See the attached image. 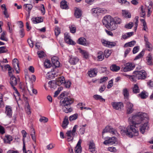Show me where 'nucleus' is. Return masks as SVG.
<instances>
[{
	"mask_svg": "<svg viewBox=\"0 0 153 153\" xmlns=\"http://www.w3.org/2000/svg\"><path fill=\"white\" fill-rule=\"evenodd\" d=\"M55 146V144L52 143H51L47 146V148L48 149L50 150L54 148Z\"/></svg>",
	"mask_w": 153,
	"mask_h": 153,
	"instance_id": "obj_60",
	"label": "nucleus"
},
{
	"mask_svg": "<svg viewBox=\"0 0 153 153\" xmlns=\"http://www.w3.org/2000/svg\"><path fill=\"white\" fill-rule=\"evenodd\" d=\"M78 127L77 125H75L72 131H68L66 133L68 137V141H72L74 139V137L77 134L76 132V128Z\"/></svg>",
	"mask_w": 153,
	"mask_h": 153,
	"instance_id": "obj_6",
	"label": "nucleus"
},
{
	"mask_svg": "<svg viewBox=\"0 0 153 153\" xmlns=\"http://www.w3.org/2000/svg\"><path fill=\"white\" fill-rule=\"evenodd\" d=\"M123 16L125 18H130L131 17V14L128 11L126 10H122Z\"/></svg>",
	"mask_w": 153,
	"mask_h": 153,
	"instance_id": "obj_32",
	"label": "nucleus"
},
{
	"mask_svg": "<svg viewBox=\"0 0 153 153\" xmlns=\"http://www.w3.org/2000/svg\"><path fill=\"white\" fill-rule=\"evenodd\" d=\"M74 15L75 17L77 18H79L82 16V12L81 10L78 8H76L75 10Z\"/></svg>",
	"mask_w": 153,
	"mask_h": 153,
	"instance_id": "obj_29",
	"label": "nucleus"
},
{
	"mask_svg": "<svg viewBox=\"0 0 153 153\" xmlns=\"http://www.w3.org/2000/svg\"><path fill=\"white\" fill-rule=\"evenodd\" d=\"M65 37L64 39L65 42L68 44L74 45L75 43L70 38V36L68 33H65L64 34Z\"/></svg>",
	"mask_w": 153,
	"mask_h": 153,
	"instance_id": "obj_12",
	"label": "nucleus"
},
{
	"mask_svg": "<svg viewBox=\"0 0 153 153\" xmlns=\"http://www.w3.org/2000/svg\"><path fill=\"white\" fill-rule=\"evenodd\" d=\"M54 32L55 35L57 36L60 33V29L58 27H56L55 29Z\"/></svg>",
	"mask_w": 153,
	"mask_h": 153,
	"instance_id": "obj_49",
	"label": "nucleus"
},
{
	"mask_svg": "<svg viewBox=\"0 0 153 153\" xmlns=\"http://www.w3.org/2000/svg\"><path fill=\"white\" fill-rule=\"evenodd\" d=\"M71 85V82L69 81H68L64 82V84H63L65 86L66 88H69Z\"/></svg>",
	"mask_w": 153,
	"mask_h": 153,
	"instance_id": "obj_59",
	"label": "nucleus"
},
{
	"mask_svg": "<svg viewBox=\"0 0 153 153\" xmlns=\"http://www.w3.org/2000/svg\"><path fill=\"white\" fill-rule=\"evenodd\" d=\"M80 127L81 128L79 130V132L81 134H83L85 133V128L83 127Z\"/></svg>",
	"mask_w": 153,
	"mask_h": 153,
	"instance_id": "obj_58",
	"label": "nucleus"
},
{
	"mask_svg": "<svg viewBox=\"0 0 153 153\" xmlns=\"http://www.w3.org/2000/svg\"><path fill=\"white\" fill-rule=\"evenodd\" d=\"M89 149L90 152L95 153V147L94 143L93 142H90L89 145Z\"/></svg>",
	"mask_w": 153,
	"mask_h": 153,
	"instance_id": "obj_22",
	"label": "nucleus"
},
{
	"mask_svg": "<svg viewBox=\"0 0 153 153\" xmlns=\"http://www.w3.org/2000/svg\"><path fill=\"white\" fill-rule=\"evenodd\" d=\"M152 55L149 53L146 57L147 63L148 65H152Z\"/></svg>",
	"mask_w": 153,
	"mask_h": 153,
	"instance_id": "obj_26",
	"label": "nucleus"
},
{
	"mask_svg": "<svg viewBox=\"0 0 153 153\" xmlns=\"http://www.w3.org/2000/svg\"><path fill=\"white\" fill-rule=\"evenodd\" d=\"M44 65L45 67L47 68H50L51 66L50 61L47 59L46 60L44 63Z\"/></svg>",
	"mask_w": 153,
	"mask_h": 153,
	"instance_id": "obj_39",
	"label": "nucleus"
},
{
	"mask_svg": "<svg viewBox=\"0 0 153 153\" xmlns=\"http://www.w3.org/2000/svg\"><path fill=\"white\" fill-rule=\"evenodd\" d=\"M73 102L72 99L69 97L61 99L60 101V105L63 111L67 113L71 112L72 109L70 105Z\"/></svg>",
	"mask_w": 153,
	"mask_h": 153,
	"instance_id": "obj_3",
	"label": "nucleus"
},
{
	"mask_svg": "<svg viewBox=\"0 0 153 153\" xmlns=\"http://www.w3.org/2000/svg\"><path fill=\"white\" fill-rule=\"evenodd\" d=\"M144 38L146 49L149 51H151L152 49V45L149 42L148 39L146 36H144Z\"/></svg>",
	"mask_w": 153,
	"mask_h": 153,
	"instance_id": "obj_13",
	"label": "nucleus"
},
{
	"mask_svg": "<svg viewBox=\"0 0 153 153\" xmlns=\"http://www.w3.org/2000/svg\"><path fill=\"white\" fill-rule=\"evenodd\" d=\"M104 53L105 57L108 58L110 55L111 52V51L106 50L104 51Z\"/></svg>",
	"mask_w": 153,
	"mask_h": 153,
	"instance_id": "obj_41",
	"label": "nucleus"
},
{
	"mask_svg": "<svg viewBox=\"0 0 153 153\" xmlns=\"http://www.w3.org/2000/svg\"><path fill=\"white\" fill-rule=\"evenodd\" d=\"M133 105L130 102H128L126 103V107L127 109V113L128 114H130L132 113L133 110Z\"/></svg>",
	"mask_w": 153,
	"mask_h": 153,
	"instance_id": "obj_15",
	"label": "nucleus"
},
{
	"mask_svg": "<svg viewBox=\"0 0 153 153\" xmlns=\"http://www.w3.org/2000/svg\"><path fill=\"white\" fill-rule=\"evenodd\" d=\"M78 42L79 44L85 45L86 44V39L83 37H81L78 39Z\"/></svg>",
	"mask_w": 153,
	"mask_h": 153,
	"instance_id": "obj_33",
	"label": "nucleus"
},
{
	"mask_svg": "<svg viewBox=\"0 0 153 153\" xmlns=\"http://www.w3.org/2000/svg\"><path fill=\"white\" fill-rule=\"evenodd\" d=\"M123 94L124 97L127 99L129 96V94L128 91L126 88H125L123 89Z\"/></svg>",
	"mask_w": 153,
	"mask_h": 153,
	"instance_id": "obj_43",
	"label": "nucleus"
},
{
	"mask_svg": "<svg viewBox=\"0 0 153 153\" xmlns=\"http://www.w3.org/2000/svg\"><path fill=\"white\" fill-rule=\"evenodd\" d=\"M70 32L73 33H74L76 31V27L74 25H72L70 27Z\"/></svg>",
	"mask_w": 153,
	"mask_h": 153,
	"instance_id": "obj_53",
	"label": "nucleus"
},
{
	"mask_svg": "<svg viewBox=\"0 0 153 153\" xmlns=\"http://www.w3.org/2000/svg\"><path fill=\"white\" fill-rule=\"evenodd\" d=\"M139 96L142 99H145L148 96L147 93L143 91L139 94Z\"/></svg>",
	"mask_w": 153,
	"mask_h": 153,
	"instance_id": "obj_38",
	"label": "nucleus"
},
{
	"mask_svg": "<svg viewBox=\"0 0 153 153\" xmlns=\"http://www.w3.org/2000/svg\"><path fill=\"white\" fill-rule=\"evenodd\" d=\"M48 120V119L45 117H43L39 119V121L41 122H43L44 123L47 122Z\"/></svg>",
	"mask_w": 153,
	"mask_h": 153,
	"instance_id": "obj_56",
	"label": "nucleus"
},
{
	"mask_svg": "<svg viewBox=\"0 0 153 153\" xmlns=\"http://www.w3.org/2000/svg\"><path fill=\"white\" fill-rule=\"evenodd\" d=\"M13 140L12 137L10 135H6L4 139V142L5 143H10Z\"/></svg>",
	"mask_w": 153,
	"mask_h": 153,
	"instance_id": "obj_25",
	"label": "nucleus"
},
{
	"mask_svg": "<svg viewBox=\"0 0 153 153\" xmlns=\"http://www.w3.org/2000/svg\"><path fill=\"white\" fill-rule=\"evenodd\" d=\"M109 132L113 134H115L117 133V131L112 128H111L109 126H107L103 130L102 133L103 134L104 133L107 132Z\"/></svg>",
	"mask_w": 153,
	"mask_h": 153,
	"instance_id": "obj_8",
	"label": "nucleus"
},
{
	"mask_svg": "<svg viewBox=\"0 0 153 153\" xmlns=\"http://www.w3.org/2000/svg\"><path fill=\"white\" fill-rule=\"evenodd\" d=\"M13 66L14 68L15 69L16 71V72L17 73H19V63H16L15 64H13Z\"/></svg>",
	"mask_w": 153,
	"mask_h": 153,
	"instance_id": "obj_47",
	"label": "nucleus"
},
{
	"mask_svg": "<svg viewBox=\"0 0 153 153\" xmlns=\"http://www.w3.org/2000/svg\"><path fill=\"white\" fill-rule=\"evenodd\" d=\"M32 6L30 4H27L25 6L26 10L28 11V14L30 13V10L32 8Z\"/></svg>",
	"mask_w": 153,
	"mask_h": 153,
	"instance_id": "obj_45",
	"label": "nucleus"
},
{
	"mask_svg": "<svg viewBox=\"0 0 153 153\" xmlns=\"http://www.w3.org/2000/svg\"><path fill=\"white\" fill-rule=\"evenodd\" d=\"M147 114L142 112H139L135 115L130 117L129 118L128 120L130 123L136 125L141 123L142 122H145V120L148 119Z\"/></svg>",
	"mask_w": 153,
	"mask_h": 153,
	"instance_id": "obj_2",
	"label": "nucleus"
},
{
	"mask_svg": "<svg viewBox=\"0 0 153 153\" xmlns=\"http://www.w3.org/2000/svg\"><path fill=\"white\" fill-rule=\"evenodd\" d=\"M117 141L116 138L114 137L109 138V139L105 141L103 143L105 145H107L108 144H117Z\"/></svg>",
	"mask_w": 153,
	"mask_h": 153,
	"instance_id": "obj_10",
	"label": "nucleus"
},
{
	"mask_svg": "<svg viewBox=\"0 0 153 153\" xmlns=\"http://www.w3.org/2000/svg\"><path fill=\"white\" fill-rule=\"evenodd\" d=\"M120 69V67L117 66L115 64L112 65L110 67V69L113 71H117Z\"/></svg>",
	"mask_w": 153,
	"mask_h": 153,
	"instance_id": "obj_34",
	"label": "nucleus"
},
{
	"mask_svg": "<svg viewBox=\"0 0 153 153\" xmlns=\"http://www.w3.org/2000/svg\"><path fill=\"white\" fill-rule=\"evenodd\" d=\"M97 58L98 59V60L99 61H101L104 59V55L102 51H99L98 53Z\"/></svg>",
	"mask_w": 153,
	"mask_h": 153,
	"instance_id": "obj_27",
	"label": "nucleus"
},
{
	"mask_svg": "<svg viewBox=\"0 0 153 153\" xmlns=\"http://www.w3.org/2000/svg\"><path fill=\"white\" fill-rule=\"evenodd\" d=\"M97 71L96 70L93 69L89 71L88 72V74L90 77H94L97 75Z\"/></svg>",
	"mask_w": 153,
	"mask_h": 153,
	"instance_id": "obj_28",
	"label": "nucleus"
},
{
	"mask_svg": "<svg viewBox=\"0 0 153 153\" xmlns=\"http://www.w3.org/2000/svg\"><path fill=\"white\" fill-rule=\"evenodd\" d=\"M5 113L7 115L10 117H11L12 112L11 108L9 106H6L5 108Z\"/></svg>",
	"mask_w": 153,
	"mask_h": 153,
	"instance_id": "obj_23",
	"label": "nucleus"
},
{
	"mask_svg": "<svg viewBox=\"0 0 153 153\" xmlns=\"http://www.w3.org/2000/svg\"><path fill=\"white\" fill-rule=\"evenodd\" d=\"M27 89L30 94V93H31V91H30V90L31 91H32L33 93L35 94H37V90L35 89H33V87L32 86H31L30 89H29V88H27Z\"/></svg>",
	"mask_w": 153,
	"mask_h": 153,
	"instance_id": "obj_42",
	"label": "nucleus"
},
{
	"mask_svg": "<svg viewBox=\"0 0 153 153\" xmlns=\"http://www.w3.org/2000/svg\"><path fill=\"white\" fill-rule=\"evenodd\" d=\"M19 79V78L17 79L14 76H12L10 77V84L13 88L17 85L18 80Z\"/></svg>",
	"mask_w": 153,
	"mask_h": 153,
	"instance_id": "obj_20",
	"label": "nucleus"
},
{
	"mask_svg": "<svg viewBox=\"0 0 153 153\" xmlns=\"http://www.w3.org/2000/svg\"><path fill=\"white\" fill-rule=\"evenodd\" d=\"M19 88L21 89V91L23 93V95H24V96H25V95L26 94L27 91L25 89L24 84L23 83L20 82L19 84Z\"/></svg>",
	"mask_w": 153,
	"mask_h": 153,
	"instance_id": "obj_24",
	"label": "nucleus"
},
{
	"mask_svg": "<svg viewBox=\"0 0 153 153\" xmlns=\"http://www.w3.org/2000/svg\"><path fill=\"white\" fill-rule=\"evenodd\" d=\"M136 128L134 126L130 125L127 127L126 129H121L120 132L123 135H126L130 137H132L138 135V131Z\"/></svg>",
	"mask_w": 153,
	"mask_h": 153,
	"instance_id": "obj_4",
	"label": "nucleus"
},
{
	"mask_svg": "<svg viewBox=\"0 0 153 153\" xmlns=\"http://www.w3.org/2000/svg\"><path fill=\"white\" fill-rule=\"evenodd\" d=\"M32 132L30 134V135L31 136L34 142H36V140L35 137V132L34 129H33L32 130Z\"/></svg>",
	"mask_w": 153,
	"mask_h": 153,
	"instance_id": "obj_52",
	"label": "nucleus"
},
{
	"mask_svg": "<svg viewBox=\"0 0 153 153\" xmlns=\"http://www.w3.org/2000/svg\"><path fill=\"white\" fill-rule=\"evenodd\" d=\"M133 91L134 93H137L139 92L140 90L137 84H135L133 89Z\"/></svg>",
	"mask_w": 153,
	"mask_h": 153,
	"instance_id": "obj_40",
	"label": "nucleus"
},
{
	"mask_svg": "<svg viewBox=\"0 0 153 153\" xmlns=\"http://www.w3.org/2000/svg\"><path fill=\"white\" fill-rule=\"evenodd\" d=\"M78 117V114H75L69 117V119L70 121H72L76 120L77 118Z\"/></svg>",
	"mask_w": 153,
	"mask_h": 153,
	"instance_id": "obj_37",
	"label": "nucleus"
},
{
	"mask_svg": "<svg viewBox=\"0 0 153 153\" xmlns=\"http://www.w3.org/2000/svg\"><path fill=\"white\" fill-rule=\"evenodd\" d=\"M133 26V23L131 22H130L128 24L126 25L125 27L126 28L131 29Z\"/></svg>",
	"mask_w": 153,
	"mask_h": 153,
	"instance_id": "obj_55",
	"label": "nucleus"
},
{
	"mask_svg": "<svg viewBox=\"0 0 153 153\" xmlns=\"http://www.w3.org/2000/svg\"><path fill=\"white\" fill-rule=\"evenodd\" d=\"M146 123L141 126L140 128V131L142 134H144L146 130H147L149 128L148 124V121H146Z\"/></svg>",
	"mask_w": 153,
	"mask_h": 153,
	"instance_id": "obj_14",
	"label": "nucleus"
},
{
	"mask_svg": "<svg viewBox=\"0 0 153 153\" xmlns=\"http://www.w3.org/2000/svg\"><path fill=\"white\" fill-rule=\"evenodd\" d=\"M102 43L104 46L108 47L114 46L116 45V43L114 42H110L105 40H102Z\"/></svg>",
	"mask_w": 153,
	"mask_h": 153,
	"instance_id": "obj_19",
	"label": "nucleus"
},
{
	"mask_svg": "<svg viewBox=\"0 0 153 153\" xmlns=\"http://www.w3.org/2000/svg\"><path fill=\"white\" fill-rule=\"evenodd\" d=\"M99 8H95L92 9V11L95 14H98L100 13Z\"/></svg>",
	"mask_w": 153,
	"mask_h": 153,
	"instance_id": "obj_63",
	"label": "nucleus"
},
{
	"mask_svg": "<svg viewBox=\"0 0 153 153\" xmlns=\"http://www.w3.org/2000/svg\"><path fill=\"white\" fill-rule=\"evenodd\" d=\"M144 53V51H142L137 56L135 57L134 59L137 60L141 58L143 56Z\"/></svg>",
	"mask_w": 153,
	"mask_h": 153,
	"instance_id": "obj_48",
	"label": "nucleus"
},
{
	"mask_svg": "<svg viewBox=\"0 0 153 153\" xmlns=\"http://www.w3.org/2000/svg\"><path fill=\"white\" fill-rule=\"evenodd\" d=\"M147 74L146 71L143 70L140 71H135L133 73V75L130 76V78L133 81H136V79H144L146 77Z\"/></svg>",
	"mask_w": 153,
	"mask_h": 153,
	"instance_id": "obj_5",
	"label": "nucleus"
},
{
	"mask_svg": "<svg viewBox=\"0 0 153 153\" xmlns=\"http://www.w3.org/2000/svg\"><path fill=\"white\" fill-rule=\"evenodd\" d=\"M81 141L79 140L78 141L76 146L75 148L74 151L75 153H80L82 151V147L81 146Z\"/></svg>",
	"mask_w": 153,
	"mask_h": 153,
	"instance_id": "obj_17",
	"label": "nucleus"
},
{
	"mask_svg": "<svg viewBox=\"0 0 153 153\" xmlns=\"http://www.w3.org/2000/svg\"><path fill=\"white\" fill-rule=\"evenodd\" d=\"M79 59L76 57H74L73 56H70L69 59V62L72 65H75L78 62Z\"/></svg>",
	"mask_w": 153,
	"mask_h": 153,
	"instance_id": "obj_21",
	"label": "nucleus"
},
{
	"mask_svg": "<svg viewBox=\"0 0 153 153\" xmlns=\"http://www.w3.org/2000/svg\"><path fill=\"white\" fill-rule=\"evenodd\" d=\"M113 80H111L109 81L108 82V84L107 86V88L108 89L110 88L111 87L113 86Z\"/></svg>",
	"mask_w": 153,
	"mask_h": 153,
	"instance_id": "obj_64",
	"label": "nucleus"
},
{
	"mask_svg": "<svg viewBox=\"0 0 153 153\" xmlns=\"http://www.w3.org/2000/svg\"><path fill=\"white\" fill-rule=\"evenodd\" d=\"M66 1H62L61 2L60 7L63 9H67L68 7L66 4Z\"/></svg>",
	"mask_w": 153,
	"mask_h": 153,
	"instance_id": "obj_35",
	"label": "nucleus"
},
{
	"mask_svg": "<svg viewBox=\"0 0 153 153\" xmlns=\"http://www.w3.org/2000/svg\"><path fill=\"white\" fill-rule=\"evenodd\" d=\"M134 68V66L131 63H127L125 67L124 68L123 71L124 72H127L132 70Z\"/></svg>",
	"mask_w": 153,
	"mask_h": 153,
	"instance_id": "obj_18",
	"label": "nucleus"
},
{
	"mask_svg": "<svg viewBox=\"0 0 153 153\" xmlns=\"http://www.w3.org/2000/svg\"><path fill=\"white\" fill-rule=\"evenodd\" d=\"M93 97L95 100H100V101H105V100L103 99L101 96L98 95H95L93 96Z\"/></svg>",
	"mask_w": 153,
	"mask_h": 153,
	"instance_id": "obj_36",
	"label": "nucleus"
},
{
	"mask_svg": "<svg viewBox=\"0 0 153 153\" xmlns=\"http://www.w3.org/2000/svg\"><path fill=\"white\" fill-rule=\"evenodd\" d=\"M111 104L113 108L116 110L121 109L123 107V104L121 102H113Z\"/></svg>",
	"mask_w": 153,
	"mask_h": 153,
	"instance_id": "obj_11",
	"label": "nucleus"
},
{
	"mask_svg": "<svg viewBox=\"0 0 153 153\" xmlns=\"http://www.w3.org/2000/svg\"><path fill=\"white\" fill-rule=\"evenodd\" d=\"M4 107L3 102V95L0 93V107Z\"/></svg>",
	"mask_w": 153,
	"mask_h": 153,
	"instance_id": "obj_54",
	"label": "nucleus"
},
{
	"mask_svg": "<svg viewBox=\"0 0 153 153\" xmlns=\"http://www.w3.org/2000/svg\"><path fill=\"white\" fill-rule=\"evenodd\" d=\"M80 53L83 55L84 57L86 59H87L88 57V53L85 51L81 50L80 51Z\"/></svg>",
	"mask_w": 153,
	"mask_h": 153,
	"instance_id": "obj_46",
	"label": "nucleus"
},
{
	"mask_svg": "<svg viewBox=\"0 0 153 153\" xmlns=\"http://www.w3.org/2000/svg\"><path fill=\"white\" fill-rule=\"evenodd\" d=\"M65 82V78L64 77L62 76L56 79L55 82H52V81H51L49 82L48 83L49 84H51V87L54 88V85H57L58 86H60L61 85L64 84Z\"/></svg>",
	"mask_w": 153,
	"mask_h": 153,
	"instance_id": "obj_7",
	"label": "nucleus"
},
{
	"mask_svg": "<svg viewBox=\"0 0 153 153\" xmlns=\"http://www.w3.org/2000/svg\"><path fill=\"white\" fill-rule=\"evenodd\" d=\"M68 117L65 116L64 119V120L62 122V126L63 128H66V126L68 124Z\"/></svg>",
	"mask_w": 153,
	"mask_h": 153,
	"instance_id": "obj_30",
	"label": "nucleus"
},
{
	"mask_svg": "<svg viewBox=\"0 0 153 153\" xmlns=\"http://www.w3.org/2000/svg\"><path fill=\"white\" fill-rule=\"evenodd\" d=\"M6 35V33L5 32H3L1 35V37H0V39L1 40L7 41L8 39L5 37Z\"/></svg>",
	"mask_w": 153,
	"mask_h": 153,
	"instance_id": "obj_50",
	"label": "nucleus"
},
{
	"mask_svg": "<svg viewBox=\"0 0 153 153\" xmlns=\"http://www.w3.org/2000/svg\"><path fill=\"white\" fill-rule=\"evenodd\" d=\"M32 20V22L35 24L42 22L43 21L42 18L39 17L33 18Z\"/></svg>",
	"mask_w": 153,
	"mask_h": 153,
	"instance_id": "obj_31",
	"label": "nucleus"
},
{
	"mask_svg": "<svg viewBox=\"0 0 153 153\" xmlns=\"http://www.w3.org/2000/svg\"><path fill=\"white\" fill-rule=\"evenodd\" d=\"M7 49L4 46L0 47V53H6L7 52Z\"/></svg>",
	"mask_w": 153,
	"mask_h": 153,
	"instance_id": "obj_44",
	"label": "nucleus"
},
{
	"mask_svg": "<svg viewBox=\"0 0 153 153\" xmlns=\"http://www.w3.org/2000/svg\"><path fill=\"white\" fill-rule=\"evenodd\" d=\"M102 22L107 28L113 30L117 28V25L120 24L121 22V20L118 18L114 19L111 16L108 15L103 18Z\"/></svg>",
	"mask_w": 153,
	"mask_h": 153,
	"instance_id": "obj_1",
	"label": "nucleus"
},
{
	"mask_svg": "<svg viewBox=\"0 0 153 153\" xmlns=\"http://www.w3.org/2000/svg\"><path fill=\"white\" fill-rule=\"evenodd\" d=\"M139 50V46H136L134 47L133 50V54H135Z\"/></svg>",
	"mask_w": 153,
	"mask_h": 153,
	"instance_id": "obj_57",
	"label": "nucleus"
},
{
	"mask_svg": "<svg viewBox=\"0 0 153 153\" xmlns=\"http://www.w3.org/2000/svg\"><path fill=\"white\" fill-rule=\"evenodd\" d=\"M108 150L111 152H116L117 150L114 147H109L108 148Z\"/></svg>",
	"mask_w": 153,
	"mask_h": 153,
	"instance_id": "obj_62",
	"label": "nucleus"
},
{
	"mask_svg": "<svg viewBox=\"0 0 153 153\" xmlns=\"http://www.w3.org/2000/svg\"><path fill=\"white\" fill-rule=\"evenodd\" d=\"M23 99L26 103V107L25 108L26 112L28 114H30L31 112L30 110V107L27 100L28 98L27 97L24 96V95H23Z\"/></svg>",
	"mask_w": 153,
	"mask_h": 153,
	"instance_id": "obj_9",
	"label": "nucleus"
},
{
	"mask_svg": "<svg viewBox=\"0 0 153 153\" xmlns=\"http://www.w3.org/2000/svg\"><path fill=\"white\" fill-rule=\"evenodd\" d=\"M19 34L21 38L23 37L25 35V33L23 29L22 28L19 31Z\"/></svg>",
	"mask_w": 153,
	"mask_h": 153,
	"instance_id": "obj_61",
	"label": "nucleus"
},
{
	"mask_svg": "<svg viewBox=\"0 0 153 153\" xmlns=\"http://www.w3.org/2000/svg\"><path fill=\"white\" fill-rule=\"evenodd\" d=\"M37 54L39 58H42L45 55V53L43 51H39L37 52Z\"/></svg>",
	"mask_w": 153,
	"mask_h": 153,
	"instance_id": "obj_51",
	"label": "nucleus"
},
{
	"mask_svg": "<svg viewBox=\"0 0 153 153\" xmlns=\"http://www.w3.org/2000/svg\"><path fill=\"white\" fill-rule=\"evenodd\" d=\"M51 61L53 65L55 67H59L60 66V62L58 61V58L57 56H53L51 58Z\"/></svg>",
	"mask_w": 153,
	"mask_h": 153,
	"instance_id": "obj_16",
	"label": "nucleus"
}]
</instances>
